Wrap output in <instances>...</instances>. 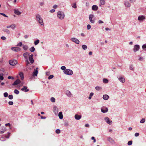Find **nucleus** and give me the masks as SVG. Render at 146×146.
I'll return each instance as SVG.
<instances>
[{
    "label": "nucleus",
    "instance_id": "f257e3e1",
    "mask_svg": "<svg viewBox=\"0 0 146 146\" xmlns=\"http://www.w3.org/2000/svg\"><path fill=\"white\" fill-rule=\"evenodd\" d=\"M36 16L37 21L41 25H44V24L43 20L42 18L38 14H36Z\"/></svg>",
    "mask_w": 146,
    "mask_h": 146
},
{
    "label": "nucleus",
    "instance_id": "f03ea898",
    "mask_svg": "<svg viewBox=\"0 0 146 146\" xmlns=\"http://www.w3.org/2000/svg\"><path fill=\"white\" fill-rule=\"evenodd\" d=\"M57 16L59 19L62 20L64 18V14L63 12L59 11L57 13Z\"/></svg>",
    "mask_w": 146,
    "mask_h": 146
},
{
    "label": "nucleus",
    "instance_id": "7ed1b4c3",
    "mask_svg": "<svg viewBox=\"0 0 146 146\" xmlns=\"http://www.w3.org/2000/svg\"><path fill=\"white\" fill-rule=\"evenodd\" d=\"M64 73L66 75H72L73 73V72L72 70L70 69H66L63 71Z\"/></svg>",
    "mask_w": 146,
    "mask_h": 146
},
{
    "label": "nucleus",
    "instance_id": "20e7f679",
    "mask_svg": "<svg viewBox=\"0 0 146 146\" xmlns=\"http://www.w3.org/2000/svg\"><path fill=\"white\" fill-rule=\"evenodd\" d=\"M9 63L11 65L14 66L17 64V62L16 60H9Z\"/></svg>",
    "mask_w": 146,
    "mask_h": 146
},
{
    "label": "nucleus",
    "instance_id": "39448f33",
    "mask_svg": "<svg viewBox=\"0 0 146 146\" xmlns=\"http://www.w3.org/2000/svg\"><path fill=\"white\" fill-rule=\"evenodd\" d=\"M94 17V15L93 14H90L89 16V19L90 22L92 23H94L95 22V20L94 19H92Z\"/></svg>",
    "mask_w": 146,
    "mask_h": 146
},
{
    "label": "nucleus",
    "instance_id": "423d86ee",
    "mask_svg": "<svg viewBox=\"0 0 146 146\" xmlns=\"http://www.w3.org/2000/svg\"><path fill=\"white\" fill-rule=\"evenodd\" d=\"M140 48V46L138 44H136L134 46L133 49V51L134 52H136L139 50Z\"/></svg>",
    "mask_w": 146,
    "mask_h": 146
},
{
    "label": "nucleus",
    "instance_id": "0eeeda50",
    "mask_svg": "<svg viewBox=\"0 0 146 146\" xmlns=\"http://www.w3.org/2000/svg\"><path fill=\"white\" fill-rule=\"evenodd\" d=\"M105 120L109 124V125H111L112 123V121L110 120L109 118L108 117H105L104 118Z\"/></svg>",
    "mask_w": 146,
    "mask_h": 146
},
{
    "label": "nucleus",
    "instance_id": "6e6552de",
    "mask_svg": "<svg viewBox=\"0 0 146 146\" xmlns=\"http://www.w3.org/2000/svg\"><path fill=\"white\" fill-rule=\"evenodd\" d=\"M11 49L12 50L15 52H18L21 50V48L17 47H12Z\"/></svg>",
    "mask_w": 146,
    "mask_h": 146
},
{
    "label": "nucleus",
    "instance_id": "1a4fd4ad",
    "mask_svg": "<svg viewBox=\"0 0 146 146\" xmlns=\"http://www.w3.org/2000/svg\"><path fill=\"white\" fill-rule=\"evenodd\" d=\"M71 40L77 44H79L80 42L79 40L77 39L73 38L71 39Z\"/></svg>",
    "mask_w": 146,
    "mask_h": 146
},
{
    "label": "nucleus",
    "instance_id": "9d476101",
    "mask_svg": "<svg viewBox=\"0 0 146 146\" xmlns=\"http://www.w3.org/2000/svg\"><path fill=\"white\" fill-rule=\"evenodd\" d=\"M117 78L120 82L122 83H124L125 82V80L124 78L121 76L117 77Z\"/></svg>",
    "mask_w": 146,
    "mask_h": 146
},
{
    "label": "nucleus",
    "instance_id": "9b49d317",
    "mask_svg": "<svg viewBox=\"0 0 146 146\" xmlns=\"http://www.w3.org/2000/svg\"><path fill=\"white\" fill-rule=\"evenodd\" d=\"M36 69H34L33 72V76H36L37 75V74L38 73V71L37 70V69H38V68H36Z\"/></svg>",
    "mask_w": 146,
    "mask_h": 146
},
{
    "label": "nucleus",
    "instance_id": "f8f14e48",
    "mask_svg": "<svg viewBox=\"0 0 146 146\" xmlns=\"http://www.w3.org/2000/svg\"><path fill=\"white\" fill-rule=\"evenodd\" d=\"M6 130V128L4 126H1L0 128V133H3Z\"/></svg>",
    "mask_w": 146,
    "mask_h": 146
},
{
    "label": "nucleus",
    "instance_id": "ddd939ff",
    "mask_svg": "<svg viewBox=\"0 0 146 146\" xmlns=\"http://www.w3.org/2000/svg\"><path fill=\"white\" fill-rule=\"evenodd\" d=\"M58 109L56 106H54L53 108V111L55 115H57L58 113Z\"/></svg>",
    "mask_w": 146,
    "mask_h": 146
},
{
    "label": "nucleus",
    "instance_id": "4468645a",
    "mask_svg": "<svg viewBox=\"0 0 146 146\" xmlns=\"http://www.w3.org/2000/svg\"><path fill=\"white\" fill-rule=\"evenodd\" d=\"M21 82L20 80L19 79H17L16 80H15L14 82L12 84V85L13 86H15L19 84H20Z\"/></svg>",
    "mask_w": 146,
    "mask_h": 146
},
{
    "label": "nucleus",
    "instance_id": "2eb2a0df",
    "mask_svg": "<svg viewBox=\"0 0 146 146\" xmlns=\"http://www.w3.org/2000/svg\"><path fill=\"white\" fill-rule=\"evenodd\" d=\"M66 94L69 97H71L72 96V95L71 92L69 90H66Z\"/></svg>",
    "mask_w": 146,
    "mask_h": 146
},
{
    "label": "nucleus",
    "instance_id": "dca6fc26",
    "mask_svg": "<svg viewBox=\"0 0 146 146\" xmlns=\"http://www.w3.org/2000/svg\"><path fill=\"white\" fill-rule=\"evenodd\" d=\"M101 110L102 112L106 113L108 111V109L107 108H104L101 109Z\"/></svg>",
    "mask_w": 146,
    "mask_h": 146
},
{
    "label": "nucleus",
    "instance_id": "f3484780",
    "mask_svg": "<svg viewBox=\"0 0 146 146\" xmlns=\"http://www.w3.org/2000/svg\"><path fill=\"white\" fill-rule=\"evenodd\" d=\"M138 20L139 21H142L145 19V16L144 15H141L138 17Z\"/></svg>",
    "mask_w": 146,
    "mask_h": 146
},
{
    "label": "nucleus",
    "instance_id": "a211bd4d",
    "mask_svg": "<svg viewBox=\"0 0 146 146\" xmlns=\"http://www.w3.org/2000/svg\"><path fill=\"white\" fill-rule=\"evenodd\" d=\"M92 9L94 11H96L98 9V7L96 5H93L92 7Z\"/></svg>",
    "mask_w": 146,
    "mask_h": 146
},
{
    "label": "nucleus",
    "instance_id": "6ab92c4d",
    "mask_svg": "<svg viewBox=\"0 0 146 146\" xmlns=\"http://www.w3.org/2000/svg\"><path fill=\"white\" fill-rule=\"evenodd\" d=\"M14 13L18 15H21V13L17 9H14Z\"/></svg>",
    "mask_w": 146,
    "mask_h": 146
},
{
    "label": "nucleus",
    "instance_id": "aec40b11",
    "mask_svg": "<svg viewBox=\"0 0 146 146\" xmlns=\"http://www.w3.org/2000/svg\"><path fill=\"white\" fill-rule=\"evenodd\" d=\"M23 56L26 60L28 59V57L29 56V54L28 52H26L23 54Z\"/></svg>",
    "mask_w": 146,
    "mask_h": 146
},
{
    "label": "nucleus",
    "instance_id": "412c9836",
    "mask_svg": "<svg viewBox=\"0 0 146 146\" xmlns=\"http://www.w3.org/2000/svg\"><path fill=\"white\" fill-rule=\"evenodd\" d=\"M125 6L127 7H129L131 6L130 3L128 1H125Z\"/></svg>",
    "mask_w": 146,
    "mask_h": 146
},
{
    "label": "nucleus",
    "instance_id": "4be33fe9",
    "mask_svg": "<svg viewBox=\"0 0 146 146\" xmlns=\"http://www.w3.org/2000/svg\"><path fill=\"white\" fill-rule=\"evenodd\" d=\"M108 141L110 143H115V142L114 140L111 138L110 137H109L108 138Z\"/></svg>",
    "mask_w": 146,
    "mask_h": 146
},
{
    "label": "nucleus",
    "instance_id": "5701e85b",
    "mask_svg": "<svg viewBox=\"0 0 146 146\" xmlns=\"http://www.w3.org/2000/svg\"><path fill=\"white\" fill-rule=\"evenodd\" d=\"M82 117L81 115H79L78 114H76L74 116V117L76 119L79 120Z\"/></svg>",
    "mask_w": 146,
    "mask_h": 146
},
{
    "label": "nucleus",
    "instance_id": "b1692460",
    "mask_svg": "<svg viewBox=\"0 0 146 146\" xmlns=\"http://www.w3.org/2000/svg\"><path fill=\"white\" fill-rule=\"evenodd\" d=\"M27 87L26 86H24L21 89V90L23 91H25L26 92L29 91V89H27Z\"/></svg>",
    "mask_w": 146,
    "mask_h": 146
},
{
    "label": "nucleus",
    "instance_id": "393cba45",
    "mask_svg": "<svg viewBox=\"0 0 146 146\" xmlns=\"http://www.w3.org/2000/svg\"><path fill=\"white\" fill-rule=\"evenodd\" d=\"M109 97L108 95L105 94L103 95V99L105 100H107L109 98Z\"/></svg>",
    "mask_w": 146,
    "mask_h": 146
},
{
    "label": "nucleus",
    "instance_id": "a878e982",
    "mask_svg": "<svg viewBox=\"0 0 146 146\" xmlns=\"http://www.w3.org/2000/svg\"><path fill=\"white\" fill-rule=\"evenodd\" d=\"M19 75L21 78V80H23L24 78V76L23 73L22 72H21L19 73Z\"/></svg>",
    "mask_w": 146,
    "mask_h": 146
},
{
    "label": "nucleus",
    "instance_id": "bb28decb",
    "mask_svg": "<svg viewBox=\"0 0 146 146\" xmlns=\"http://www.w3.org/2000/svg\"><path fill=\"white\" fill-rule=\"evenodd\" d=\"M58 116L60 119H62L63 118L62 113V111H60L58 113Z\"/></svg>",
    "mask_w": 146,
    "mask_h": 146
},
{
    "label": "nucleus",
    "instance_id": "cd10ccee",
    "mask_svg": "<svg viewBox=\"0 0 146 146\" xmlns=\"http://www.w3.org/2000/svg\"><path fill=\"white\" fill-rule=\"evenodd\" d=\"M3 31L4 32H6L8 34H9L10 33L9 31L7 29H4L3 30Z\"/></svg>",
    "mask_w": 146,
    "mask_h": 146
},
{
    "label": "nucleus",
    "instance_id": "c85d7f7f",
    "mask_svg": "<svg viewBox=\"0 0 146 146\" xmlns=\"http://www.w3.org/2000/svg\"><path fill=\"white\" fill-rule=\"evenodd\" d=\"M71 5L72 7L73 8L76 9L77 8L76 2L74 3L73 4H72Z\"/></svg>",
    "mask_w": 146,
    "mask_h": 146
},
{
    "label": "nucleus",
    "instance_id": "c756f323",
    "mask_svg": "<svg viewBox=\"0 0 146 146\" xmlns=\"http://www.w3.org/2000/svg\"><path fill=\"white\" fill-rule=\"evenodd\" d=\"M95 88L96 90L99 91L102 90V88L100 86H96L95 87Z\"/></svg>",
    "mask_w": 146,
    "mask_h": 146
},
{
    "label": "nucleus",
    "instance_id": "7c9ffc66",
    "mask_svg": "<svg viewBox=\"0 0 146 146\" xmlns=\"http://www.w3.org/2000/svg\"><path fill=\"white\" fill-rule=\"evenodd\" d=\"M29 60L31 64H33V63L34 60V59H33V58H31V57H29Z\"/></svg>",
    "mask_w": 146,
    "mask_h": 146
},
{
    "label": "nucleus",
    "instance_id": "2f4dec72",
    "mask_svg": "<svg viewBox=\"0 0 146 146\" xmlns=\"http://www.w3.org/2000/svg\"><path fill=\"white\" fill-rule=\"evenodd\" d=\"M142 48L144 50L146 51V44L143 45Z\"/></svg>",
    "mask_w": 146,
    "mask_h": 146
},
{
    "label": "nucleus",
    "instance_id": "473e14b6",
    "mask_svg": "<svg viewBox=\"0 0 146 146\" xmlns=\"http://www.w3.org/2000/svg\"><path fill=\"white\" fill-rule=\"evenodd\" d=\"M100 3L102 5H104L105 4V0H100Z\"/></svg>",
    "mask_w": 146,
    "mask_h": 146
},
{
    "label": "nucleus",
    "instance_id": "72a5a7b5",
    "mask_svg": "<svg viewBox=\"0 0 146 146\" xmlns=\"http://www.w3.org/2000/svg\"><path fill=\"white\" fill-rule=\"evenodd\" d=\"M103 82L104 83H107L108 82V80L106 78H104L103 79Z\"/></svg>",
    "mask_w": 146,
    "mask_h": 146
},
{
    "label": "nucleus",
    "instance_id": "f704fd0d",
    "mask_svg": "<svg viewBox=\"0 0 146 146\" xmlns=\"http://www.w3.org/2000/svg\"><path fill=\"white\" fill-rule=\"evenodd\" d=\"M40 40L38 39H37L36 40L34 41V43L35 45H37L39 42Z\"/></svg>",
    "mask_w": 146,
    "mask_h": 146
},
{
    "label": "nucleus",
    "instance_id": "c9c22d12",
    "mask_svg": "<svg viewBox=\"0 0 146 146\" xmlns=\"http://www.w3.org/2000/svg\"><path fill=\"white\" fill-rule=\"evenodd\" d=\"M3 73L0 74V80H2L4 79V77L3 76Z\"/></svg>",
    "mask_w": 146,
    "mask_h": 146
},
{
    "label": "nucleus",
    "instance_id": "e433bc0d",
    "mask_svg": "<svg viewBox=\"0 0 146 146\" xmlns=\"http://www.w3.org/2000/svg\"><path fill=\"white\" fill-rule=\"evenodd\" d=\"M23 49L25 50H27L28 48V46L27 45H23Z\"/></svg>",
    "mask_w": 146,
    "mask_h": 146
},
{
    "label": "nucleus",
    "instance_id": "4c0bfd02",
    "mask_svg": "<svg viewBox=\"0 0 146 146\" xmlns=\"http://www.w3.org/2000/svg\"><path fill=\"white\" fill-rule=\"evenodd\" d=\"M82 49L84 50H86V49L87 48V46L84 44L82 46Z\"/></svg>",
    "mask_w": 146,
    "mask_h": 146
},
{
    "label": "nucleus",
    "instance_id": "58836bf2",
    "mask_svg": "<svg viewBox=\"0 0 146 146\" xmlns=\"http://www.w3.org/2000/svg\"><path fill=\"white\" fill-rule=\"evenodd\" d=\"M29 50L31 52H33L35 51V49L34 47L33 46Z\"/></svg>",
    "mask_w": 146,
    "mask_h": 146
},
{
    "label": "nucleus",
    "instance_id": "ea45409f",
    "mask_svg": "<svg viewBox=\"0 0 146 146\" xmlns=\"http://www.w3.org/2000/svg\"><path fill=\"white\" fill-rule=\"evenodd\" d=\"M94 95V93L93 92H91L90 93L89 96L88 98L90 100L91 99L92 97Z\"/></svg>",
    "mask_w": 146,
    "mask_h": 146
},
{
    "label": "nucleus",
    "instance_id": "a19ab883",
    "mask_svg": "<svg viewBox=\"0 0 146 146\" xmlns=\"http://www.w3.org/2000/svg\"><path fill=\"white\" fill-rule=\"evenodd\" d=\"M14 92L16 94H19V92L18 90L17 89L15 90Z\"/></svg>",
    "mask_w": 146,
    "mask_h": 146
},
{
    "label": "nucleus",
    "instance_id": "79ce46f5",
    "mask_svg": "<svg viewBox=\"0 0 146 146\" xmlns=\"http://www.w3.org/2000/svg\"><path fill=\"white\" fill-rule=\"evenodd\" d=\"M129 69L130 70H133L134 69V67H133V66L131 64L129 66Z\"/></svg>",
    "mask_w": 146,
    "mask_h": 146
},
{
    "label": "nucleus",
    "instance_id": "37998d69",
    "mask_svg": "<svg viewBox=\"0 0 146 146\" xmlns=\"http://www.w3.org/2000/svg\"><path fill=\"white\" fill-rule=\"evenodd\" d=\"M11 28L13 29H14L16 27V26L15 24H13L11 25Z\"/></svg>",
    "mask_w": 146,
    "mask_h": 146
},
{
    "label": "nucleus",
    "instance_id": "c03bdc74",
    "mask_svg": "<svg viewBox=\"0 0 146 146\" xmlns=\"http://www.w3.org/2000/svg\"><path fill=\"white\" fill-rule=\"evenodd\" d=\"M50 100L52 102H54L55 101V99L54 97H51L50 98Z\"/></svg>",
    "mask_w": 146,
    "mask_h": 146
},
{
    "label": "nucleus",
    "instance_id": "a18cd8bd",
    "mask_svg": "<svg viewBox=\"0 0 146 146\" xmlns=\"http://www.w3.org/2000/svg\"><path fill=\"white\" fill-rule=\"evenodd\" d=\"M8 98L9 99L12 100L13 98V96L12 95H10L9 96Z\"/></svg>",
    "mask_w": 146,
    "mask_h": 146
},
{
    "label": "nucleus",
    "instance_id": "49530a36",
    "mask_svg": "<svg viewBox=\"0 0 146 146\" xmlns=\"http://www.w3.org/2000/svg\"><path fill=\"white\" fill-rule=\"evenodd\" d=\"M132 141H130L128 142L127 144L129 145H131L132 144Z\"/></svg>",
    "mask_w": 146,
    "mask_h": 146
},
{
    "label": "nucleus",
    "instance_id": "de8ad7c7",
    "mask_svg": "<svg viewBox=\"0 0 146 146\" xmlns=\"http://www.w3.org/2000/svg\"><path fill=\"white\" fill-rule=\"evenodd\" d=\"M56 133L57 134L60 133V131L59 129H57L56 130Z\"/></svg>",
    "mask_w": 146,
    "mask_h": 146
},
{
    "label": "nucleus",
    "instance_id": "09e8293b",
    "mask_svg": "<svg viewBox=\"0 0 146 146\" xmlns=\"http://www.w3.org/2000/svg\"><path fill=\"white\" fill-rule=\"evenodd\" d=\"M145 119L143 118L142 119H141L140 121V123H143L145 122Z\"/></svg>",
    "mask_w": 146,
    "mask_h": 146
},
{
    "label": "nucleus",
    "instance_id": "8fccbe9b",
    "mask_svg": "<svg viewBox=\"0 0 146 146\" xmlns=\"http://www.w3.org/2000/svg\"><path fill=\"white\" fill-rule=\"evenodd\" d=\"M25 62H26V66H28V65L29 64V61L28 59H27L25 60Z\"/></svg>",
    "mask_w": 146,
    "mask_h": 146
},
{
    "label": "nucleus",
    "instance_id": "3c124183",
    "mask_svg": "<svg viewBox=\"0 0 146 146\" xmlns=\"http://www.w3.org/2000/svg\"><path fill=\"white\" fill-rule=\"evenodd\" d=\"M61 69L62 70H63L64 71L65 70H66V67L65 66H62L61 67Z\"/></svg>",
    "mask_w": 146,
    "mask_h": 146
},
{
    "label": "nucleus",
    "instance_id": "603ef678",
    "mask_svg": "<svg viewBox=\"0 0 146 146\" xmlns=\"http://www.w3.org/2000/svg\"><path fill=\"white\" fill-rule=\"evenodd\" d=\"M8 95L7 92H5L4 93V96L5 97H7L8 96Z\"/></svg>",
    "mask_w": 146,
    "mask_h": 146
},
{
    "label": "nucleus",
    "instance_id": "864d4df0",
    "mask_svg": "<svg viewBox=\"0 0 146 146\" xmlns=\"http://www.w3.org/2000/svg\"><path fill=\"white\" fill-rule=\"evenodd\" d=\"M54 77V76L53 75H51L49 76L48 77V79H52Z\"/></svg>",
    "mask_w": 146,
    "mask_h": 146
},
{
    "label": "nucleus",
    "instance_id": "5fc2aeb1",
    "mask_svg": "<svg viewBox=\"0 0 146 146\" xmlns=\"http://www.w3.org/2000/svg\"><path fill=\"white\" fill-rule=\"evenodd\" d=\"M91 28V26L90 25L88 24V25H87V29L88 30L90 29Z\"/></svg>",
    "mask_w": 146,
    "mask_h": 146
},
{
    "label": "nucleus",
    "instance_id": "6e6d98bb",
    "mask_svg": "<svg viewBox=\"0 0 146 146\" xmlns=\"http://www.w3.org/2000/svg\"><path fill=\"white\" fill-rule=\"evenodd\" d=\"M0 14L2 15L3 16H4L5 17H8V16H7L5 14L3 13H0Z\"/></svg>",
    "mask_w": 146,
    "mask_h": 146
},
{
    "label": "nucleus",
    "instance_id": "4d7b16f0",
    "mask_svg": "<svg viewBox=\"0 0 146 146\" xmlns=\"http://www.w3.org/2000/svg\"><path fill=\"white\" fill-rule=\"evenodd\" d=\"M91 139L92 140H94V141H93V142L94 143H95L96 142V140L95 138V137H91Z\"/></svg>",
    "mask_w": 146,
    "mask_h": 146
},
{
    "label": "nucleus",
    "instance_id": "13d9d810",
    "mask_svg": "<svg viewBox=\"0 0 146 146\" xmlns=\"http://www.w3.org/2000/svg\"><path fill=\"white\" fill-rule=\"evenodd\" d=\"M22 45V42H19L18 44L17 45V46H21Z\"/></svg>",
    "mask_w": 146,
    "mask_h": 146
},
{
    "label": "nucleus",
    "instance_id": "bf43d9fd",
    "mask_svg": "<svg viewBox=\"0 0 146 146\" xmlns=\"http://www.w3.org/2000/svg\"><path fill=\"white\" fill-rule=\"evenodd\" d=\"M39 5L40 6H43L44 5V2H40L39 3Z\"/></svg>",
    "mask_w": 146,
    "mask_h": 146
},
{
    "label": "nucleus",
    "instance_id": "052dcab7",
    "mask_svg": "<svg viewBox=\"0 0 146 146\" xmlns=\"http://www.w3.org/2000/svg\"><path fill=\"white\" fill-rule=\"evenodd\" d=\"M8 104L10 105H13V103L12 101H9V102Z\"/></svg>",
    "mask_w": 146,
    "mask_h": 146
},
{
    "label": "nucleus",
    "instance_id": "680f3d73",
    "mask_svg": "<svg viewBox=\"0 0 146 146\" xmlns=\"http://www.w3.org/2000/svg\"><path fill=\"white\" fill-rule=\"evenodd\" d=\"M98 22L99 24H100L101 23H104V22L102 21L101 20H99L98 21Z\"/></svg>",
    "mask_w": 146,
    "mask_h": 146
},
{
    "label": "nucleus",
    "instance_id": "e2e57ef3",
    "mask_svg": "<svg viewBox=\"0 0 146 146\" xmlns=\"http://www.w3.org/2000/svg\"><path fill=\"white\" fill-rule=\"evenodd\" d=\"M1 39L3 40H5L6 39V38L5 36H2L1 37Z\"/></svg>",
    "mask_w": 146,
    "mask_h": 146
},
{
    "label": "nucleus",
    "instance_id": "0e129e2a",
    "mask_svg": "<svg viewBox=\"0 0 146 146\" xmlns=\"http://www.w3.org/2000/svg\"><path fill=\"white\" fill-rule=\"evenodd\" d=\"M139 133H136L135 134V137H137L139 136Z\"/></svg>",
    "mask_w": 146,
    "mask_h": 146
},
{
    "label": "nucleus",
    "instance_id": "69168bd1",
    "mask_svg": "<svg viewBox=\"0 0 146 146\" xmlns=\"http://www.w3.org/2000/svg\"><path fill=\"white\" fill-rule=\"evenodd\" d=\"M58 6L56 5H54L53 7L54 9H56L57 8Z\"/></svg>",
    "mask_w": 146,
    "mask_h": 146
},
{
    "label": "nucleus",
    "instance_id": "338daca9",
    "mask_svg": "<svg viewBox=\"0 0 146 146\" xmlns=\"http://www.w3.org/2000/svg\"><path fill=\"white\" fill-rule=\"evenodd\" d=\"M55 11L54 9H52L50 11V13H54Z\"/></svg>",
    "mask_w": 146,
    "mask_h": 146
},
{
    "label": "nucleus",
    "instance_id": "774afa93",
    "mask_svg": "<svg viewBox=\"0 0 146 146\" xmlns=\"http://www.w3.org/2000/svg\"><path fill=\"white\" fill-rule=\"evenodd\" d=\"M136 0H129L130 2L131 3H133L135 2Z\"/></svg>",
    "mask_w": 146,
    "mask_h": 146
}]
</instances>
